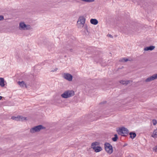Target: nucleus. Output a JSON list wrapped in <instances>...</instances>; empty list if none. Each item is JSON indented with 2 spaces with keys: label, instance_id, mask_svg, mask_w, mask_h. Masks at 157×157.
Here are the masks:
<instances>
[{
  "label": "nucleus",
  "instance_id": "1",
  "mask_svg": "<svg viewBox=\"0 0 157 157\" xmlns=\"http://www.w3.org/2000/svg\"><path fill=\"white\" fill-rule=\"evenodd\" d=\"M19 29L21 30H28L32 29V27L29 24H26L23 21L21 22L19 24Z\"/></svg>",
  "mask_w": 157,
  "mask_h": 157
},
{
  "label": "nucleus",
  "instance_id": "2",
  "mask_svg": "<svg viewBox=\"0 0 157 157\" xmlns=\"http://www.w3.org/2000/svg\"><path fill=\"white\" fill-rule=\"evenodd\" d=\"M86 19L83 16H80L77 22V27L78 28L82 29L84 26Z\"/></svg>",
  "mask_w": 157,
  "mask_h": 157
},
{
  "label": "nucleus",
  "instance_id": "3",
  "mask_svg": "<svg viewBox=\"0 0 157 157\" xmlns=\"http://www.w3.org/2000/svg\"><path fill=\"white\" fill-rule=\"evenodd\" d=\"M74 95V92L72 90H67L63 92L61 95V97L63 98H67L72 97Z\"/></svg>",
  "mask_w": 157,
  "mask_h": 157
},
{
  "label": "nucleus",
  "instance_id": "4",
  "mask_svg": "<svg viewBox=\"0 0 157 157\" xmlns=\"http://www.w3.org/2000/svg\"><path fill=\"white\" fill-rule=\"evenodd\" d=\"M45 128L42 125H39L32 128L30 130V133H34L39 132L41 129H45Z\"/></svg>",
  "mask_w": 157,
  "mask_h": 157
},
{
  "label": "nucleus",
  "instance_id": "5",
  "mask_svg": "<svg viewBox=\"0 0 157 157\" xmlns=\"http://www.w3.org/2000/svg\"><path fill=\"white\" fill-rule=\"evenodd\" d=\"M104 147L106 152L109 154H111L113 151L112 146L109 143H105L104 144Z\"/></svg>",
  "mask_w": 157,
  "mask_h": 157
},
{
  "label": "nucleus",
  "instance_id": "6",
  "mask_svg": "<svg viewBox=\"0 0 157 157\" xmlns=\"http://www.w3.org/2000/svg\"><path fill=\"white\" fill-rule=\"evenodd\" d=\"M119 134L123 136H126L128 135L129 131L126 128L122 127L119 128L117 131Z\"/></svg>",
  "mask_w": 157,
  "mask_h": 157
},
{
  "label": "nucleus",
  "instance_id": "7",
  "mask_svg": "<svg viewBox=\"0 0 157 157\" xmlns=\"http://www.w3.org/2000/svg\"><path fill=\"white\" fill-rule=\"evenodd\" d=\"M63 77L66 80L71 81L72 80L73 76L72 75L68 73H64L63 74Z\"/></svg>",
  "mask_w": 157,
  "mask_h": 157
},
{
  "label": "nucleus",
  "instance_id": "8",
  "mask_svg": "<svg viewBox=\"0 0 157 157\" xmlns=\"http://www.w3.org/2000/svg\"><path fill=\"white\" fill-rule=\"evenodd\" d=\"M156 79H157V73L156 74H154L151 76L147 78L145 80V82H149Z\"/></svg>",
  "mask_w": 157,
  "mask_h": 157
},
{
  "label": "nucleus",
  "instance_id": "9",
  "mask_svg": "<svg viewBox=\"0 0 157 157\" xmlns=\"http://www.w3.org/2000/svg\"><path fill=\"white\" fill-rule=\"evenodd\" d=\"M17 83L21 87L23 88L25 87L26 88L27 87L26 83L23 81L21 82L18 81L17 82Z\"/></svg>",
  "mask_w": 157,
  "mask_h": 157
},
{
  "label": "nucleus",
  "instance_id": "10",
  "mask_svg": "<svg viewBox=\"0 0 157 157\" xmlns=\"http://www.w3.org/2000/svg\"><path fill=\"white\" fill-rule=\"evenodd\" d=\"M99 145V143L98 142H95L92 143L91 145V147L93 149L95 148Z\"/></svg>",
  "mask_w": 157,
  "mask_h": 157
},
{
  "label": "nucleus",
  "instance_id": "11",
  "mask_svg": "<svg viewBox=\"0 0 157 157\" xmlns=\"http://www.w3.org/2000/svg\"><path fill=\"white\" fill-rule=\"evenodd\" d=\"M155 48V47L153 46H151L149 47H146L144 48V50L147 51L149 50L152 51Z\"/></svg>",
  "mask_w": 157,
  "mask_h": 157
},
{
  "label": "nucleus",
  "instance_id": "12",
  "mask_svg": "<svg viewBox=\"0 0 157 157\" xmlns=\"http://www.w3.org/2000/svg\"><path fill=\"white\" fill-rule=\"evenodd\" d=\"M90 23L94 25H96L98 23V21L95 19H91L90 20Z\"/></svg>",
  "mask_w": 157,
  "mask_h": 157
},
{
  "label": "nucleus",
  "instance_id": "13",
  "mask_svg": "<svg viewBox=\"0 0 157 157\" xmlns=\"http://www.w3.org/2000/svg\"><path fill=\"white\" fill-rule=\"evenodd\" d=\"M0 86L2 87L5 86L4 80L3 78H0Z\"/></svg>",
  "mask_w": 157,
  "mask_h": 157
},
{
  "label": "nucleus",
  "instance_id": "14",
  "mask_svg": "<svg viewBox=\"0 0 157 157\" xmlns=\"http://www.w3.org/2000/svg\"><path fill=\"white\" fill-rule=\"evenodd\" d=\"M95 152H98L102 150L101 147L100 146L97 147L93 149Z\"/></svg>",
  "mask_w": 157,
  "mask_h": 157
},
{
  "label": "nucleus",
  "instance_id": "15",
  "mask_svg": "<svg viewBox=\"0 0 157 157\" xmlns=\"http://www.w3.org/2000/svg\"><path fill=\"white\" fill-rule=\"evenodd\" d=\"M151 136L154 138H157V129L154 131Z\"/></svg>",
  "mask_w": 157,
  "mask_h": 157
},
{
  "label": "nucleus",
  "instance_id": "16",
  "mask_svg": "<svg viewBox=\"0 0 157 157\" xmlns=\"http://www.w3.org/2000/svg\"><path fill=\"white\" fill-rule=\"evenodd\" d=\"M19 121H26L27 120V118L25 117H23L22 116H19Z\"/></svg>",
  "mask_w": 157,
  "mask_h": 157
},
{
  "label": "nucleus",
  "instance_id": "17",
  "mask_svg": "<svg viewBox=\"0 0 157 157\" xmlns=\"http://www.w3.org/2000/svg\"><path fill=\"white\" fill-rule=\"evenodd\" d=\"M129 82V81H125V80H121L120 81V82L121 84L123 85H126Z\"/></svg>",
  "mask_w": 157,
  "mask_h": 157
},
{
  "label": "nucleus",
  "instance_id": "18",
  "mask_svg": "<svg viewBox=\"0 0 157 157\" xmlns=\"http://www.w3.org/2000/svg\"><path fill=\"white\" fill-rule=\"evenodd\" d=\"M130 137L132 139H134L136 136V134L134 132H131L129 133Z\"/></svg>",
  "mask_w": 157,
  "mask_h": 157
},
{
  "label": "nucleus",
  "instance_id": "19",
  "mask_svg": "<svg viewBox=\"0 0 157 157\" xmlns=\"http://www.w3.org/2000/svg\"><path fill=\"white\" fill-rule=\"evenodd\" d=\"M54 45L53 44H51L50 46L48 47V49L50 51L53 50L54 48Z\"/></svg>",
  "mask_w": 157,
  "mask_h": 157
},
{
  "label": "nucleus",
  "instance_id": "20",
  "mask_svg": "<svg viewBox=\"0 0 157 157\" xmlns=\"http://www.w3.org/2000/svg\"><path fill=\"white\" fill-rule=\"evenodd\" d=\"M81 1L85 2H94V0H80Z\"/></svg>",
  "mask_w": 157,
  "mask_h": 157
},
{
  "label": "nucleus",
  "instance_id": "21",
  "mask_svg": "<svg viewBox=\"0 0 157 157\" xmlns=\"http://www.w3.org/2000/svg\"><path fill=\"white\" fill-rule=\"evenodd\" d=\"M11 119L15 121H19V116H17V117L13 116L11 117Z\"/></svg>",
  "mask_w": 157,
  "mask_h": 157
},
{
  "label": "nucleus",
  "instance_id": "22",
  "mask_svg": "<svg viewBox=\"0 0 157 157\" xmlns=\"http://www.w3.org/2000/svg\"><path fill=\"white\" fill-rule=\"evenodd\" d=\"M128 61V59L127 58H123L121 59L120 61L121 62H126Z\"/></svg>",
  "mask_w": 157,
  "mask_h": 157
},
{
  "label": "nucleus",
  "instance_id": "23",
  "mask_svg": "<svg viewBox=\"0 0 157 157\" xmlns=\"http://www.w3.org/2000/svg\"><path fill=\"white\" fill-rule=\"evenodd\" d=\"M117 138L118 137L117 135L116 134H115L114 137L112 138V140L113 141H116L117 140Z\"/></svg>",
  "mask_w": 157,
  "mask_h": 157
},
{
  "label": "nucleus",
  "instance_id": "24",
  "mask_svg": "<svg viewBox=\"0 0 157 157\" xmlns=\"http://www.w3.org/2000/svg\"><path fill=\"white\" fill-rule=\"evenodd\" d=\"M152 123L154 125H155L157 123V121L155 119H153L152 120Z\"/></svg>",
  "mask_w": 157,
  "mask_h": 157
},
{
  "label": "nucleus",
  "instance_id": "25",
  "mask_svg": "<svg viewBox=\"0 0 157 157\" xmlns=\"http://www.w3.org/2000/svg\"><path fill=\"white\" fill-rule=\"evenodd\" d=\"M4 19V17L3 16L0 15V21Z\"/></svg>",
  "mask_w": 157,
  "mask_h": 157
},
{
  "label": "nucleus",
  "instance_id": "26",
  "mask_svg": "<svg viewBox=\"0 0 157 157\" xmlns=\"http://www.w3.org/2000/svg\"><path fill=\"white\" fill-rule=\"evenodd\" d=\"M57 69H58L57 68H55V69L54 70H52L51 71L55 72V71H56L57 70Z\"/></svg>",
  "mask_w": 157,
  "mask_h": 157
},
{
  "label": "nucleus",
  "instance_id": "27",
  "mask_svg": "<svg viewBox=\"0 0 157 157\" xmlns=\"http://www.w3.org/2000/svg\"><path fill=\"white\" fill-rule=\"evenodd\" d=\"M136 0H132V1L134 3H136Z\"/></svg>",
  "mask_w": 157,
  "mask_h": 157
},
{
  "label": "nucleus",
  "instance_id": "28",
  "mask_svg": "<svg viewBox=\"0 0 157 157\" xmlns=\"http://www.w3.org/2000/svg\"><path fill=\"white\" fill-rule=\"evenodd\" d=\"M155 150L156 151H157V145L155 147Z\"/></svg>",
  "mask_w": 157,
  "mask_h": 157
},
{
  "label": "nucleus",
  "instance_id": "29",
  "mask_svg": "<svg viewBox=\"0 0 157 157\" xmlns=\"http://www.w3.org/2000/svg\"><path fill=\"white\" fill-rule=\"evenodd\" d=\"M2 98V97L1 96H0V100H1Z\"/></svg>",
  "mask_w": 157,
  "mask_h": 157
},
{
  "label": "nucleus",
  "instance_id": "30",
  "mask_svg": "<svg viewBox=\"0 0 157 157\" xmlns=\"http://www.w3.org/2000/svg\"><path fill=\"white\" fill-rule=\"evenodd\" d=\"M70 51L71 52H72V49H70Z\"/></svg>",
  "mask_w": 157,
  "mask_h": 157
},
{
  "label": "nucleus",
  "instance_id": "31",
  "mask_svg": "<svg viewBox=\"0 0 157 157\" xmlns=\"http://www.w3.org/2000/svg\"><path fill=\"white\" fill-rule=\"evenodd\" d=\"M111 36L110 35V36Z\"/></svg>",
  "mask_w": 157,
  "mask_h": 157
},
{
  "label": "nucleus",
  "instance_id": "32",
  "mask_svg": "<svg viewBox=\"0 0 157 157\" xmlns=\"http://www.w3.org/2000/svg\"><path fill=\"white\" fill-rule=\"evenodd\" d=\"M138 4L140 5L139 3H138Z\"/></svg>",
  "mask_w": 157,
  "mask_h": 157
}]
</instances>
